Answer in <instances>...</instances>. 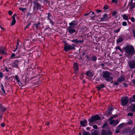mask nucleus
Masks as SVG:
<instances>
[{
    "instance_id": "nucleus-46",
    "label": "nucleus",
    "mask_w": 135,
    "mask_h": 135,
    "mask_svg": "<svg viewBox=\"0 0 135 135\" xmlns=\"http://www.w3.org/2000/svg\"><path fill=\"white\" fill-rule=\"evenodd\" d=\"M50 29V27L49 26H46L45 28L44 29V31H46L47 30L49 31Z\"/></svg>"
},
{
    "instance_id": "nucleus-54",
    "label": "nucleus",
    "mask_w": 135,
    "mask_h": 135,
    "mask_svg": "<svg viewBox=\"0 0 135 135\" xmlns=\"http://www.w3.org/2000/svg\"><path fill=\"white\" fill-rule=\"evenodd\" d=\"M17 16V15L16 14H14L12 16V20H16L15 17Z\"/></svg>"
},
{
    "instance_id": "nucleus-4",
    "label": "nucleus",
    "mask_w": 135,
    "mask_h": 135,
    "mask_svg": "<svg viewBox=\"0 0 135 135\" xmlns=\"http://www.w3.org/2000/svg\"><path fill=\"white\" fill-rule=\"evenodd\" d=\"M110 73L107 71L103 72V77L107 82H109L112 80L113 78L110 76Z\"/></svg>"
},
{
    "instance_id": "nucleus-24",
    "label": "nucleus",
    "mask_w": 135,
    "mask_h": 135,
    "mask_svg": "<svg viewBox=\"0 0 135 135\" xmlns=\"http://www.w3.org/2000/svg\"><path fill=\"white\" fill-rule=\"evenodd\" d=\"M73 67L75 70L76 71L79 70L78 64L76 63H74L73 64Z\"/></svg>"
},
{
    "instance_id": "nucleus-5",
    "label": "nucleus",
    "mask_w": 135,
    "mask_h": 135,
    "mask_svg": "<svg viewBox=\"0 0 135 135\" xmlns=\"http://www.w3.org/2000/svg\"><path fill=\"white\" fill-rule=\"evenodd\" d=\"M128 99V97L127 96L122 97L120 100V105L123 106L127 105L129 102Z\"/></svg>"
},
{
    "instance_id": "nucleus-48",
    "label": "nucleus",
    "mask_w": 135,
    "mask_h": 135,
    "mask_svg": "<svg viewBox=\"0 0 135 135\" xmlns=\"http://www.w3.org/2000/svg\"><path fill=\"white\" fill-rule=\"evenodd\" d=\"M115 49L116 50H118L122 52V49L119 46H117L115 47Z\"/></svg>"
},
{
    "instance_id": "nucleus-17",
    "label": "nucleus",
    "mask_w": 135,
    "mask_h": 135,
    "mask_svg": "<svg viewBox=\"0 0 135 135\" xmlns=\"http://www.w3.org/2000/svg\"><path fill=\"white\" fill-rule=\"evenodd\" d=\"M71 41L74 43L77 44H80L84 42V40H78L77 39H75L70 40Z\"/></svg>"
},
{
    "instance_id": "nucleus-16",
    "label": "nucleus",
    "mask_w": 135,
    "mask_h": 135,
    "mask_svg": "<svg viewBox=\"0 0 135 135\" xmlns=\"http://www.w3.org/2000/svg\"><path fill=\"white\" fill-rule=\"evenodd\" d=\"M78 24L77 21L73 20L69 23V25H70L69 26H71V27L74 28L75 26L77 25Z\"/></svg>"
},
{
    "instance_id": "nucleus-15",
    "label": "nucleus",
    "mask_w": 135,
    "mask_h": 135,
    "mask_svg": "<svg viewBox=\"0 0 135 135\" xmlns=\"http://www.w3.org/2000/svg\"><path fill=\"white\" fill-rule=\"evenodd\" d=\"M6 55L7 53L5 51V48L2 46L0 47V54Z\"/></svg>"
},
{
    "instance_id": "nucleus-44",
    "label": "nucleus",
    "mask_w": 135,
    "mask_h": 135,
    "mask_svg": "<svg viewBox=\"0 0 135 135\" xmlns=\"http://www.w3.org/2000/svg\"><path fill=\"white\" fill-rule=\"evenodd\" d=\"M120 28H118L117 30H114V32L115 33H118L120 31Z\"/></svg>"
},
{
    "instance_id": "nucleus-19",
    "label": "nucleus",
    "mask_w": 135,
    "mask_h": 135,
    "mask_svg": "<svg viewBox=\"0 0 135 135\" xmlns=\"http://www.w3.org/2000/svg\"><path fill=\"white\" fill-rule=\"evenodd\" d=\"M125 80V76L124 75L120 76L117 79V81L118 82H124Z\"/></svg>"
},
{
    "instance_id": "nucleus-57",
    "label": "nucleus",
    "mask_w": 135,
    "mask_h": 135,
    "mask_svg": "<svg viewBox=\"0 0 135 135\" xmlns=\"http://www.w3.org/2000/svg\"><path fill=\"white\" fill-rule=\"evenodd\" d=\"M93 128H94V129H97L98 128V127L95 124L93 125Z\"/></svg>"
},
{
    "instance_id": "nucleus-36",
    "label": "nucleus",
    "mask_w": 135,
    "mask_h": 135,
    "mask_svg": "<svg viewBox=\"0 0 135 135\" xmlns=\"http://www.w3.org/2000/svg\"><path fill=\"white\" fill-rule=\"evenodd\" d=\"M85 57L87 61H91V57L89 56L88 55H86Z\"/></svg>"
},
{
    "instance_id": "nucleus-45",
    "label": "nucleus",
    "mask_w": 135,
    "mask_h": 135,
    "mask_svg": "<svg viewBox=\"0 0 135 135\" xmlns=\"http://www.w3.org/2000/svg\"><path fill=\"white\" fill-rule=\"evenodd\" d=\"M51 16V14L50 13H47V20L49 19H50Z\"/></svg>"
},
{
    "instance_id": "nucleus-39",
    "label": "nucleus",
    "mask_w": 135,
    "mask_h": 135,
    "mask_svg": "<svg viewBox=\"0 0 135 135\" xmlns=\"http://www.w3.org/2000/svg\"><path fill=\"white\" fill-rule=\"evenodd\" d=\"M124 125V123H122L118 126L117 128L118 129H119L121 128Z\"/></svg>"
},
{
    "instance_id": "nucleus-37",
    "label": "nucleus",
    "mask_w": 135,
    "mask_h": 135,
    "mask_svg": "<svg viewBox=\"0 0 135 135\" xmlns=\"http://www.w3.org/2000/svg\"><path fill=\"white\" fill-rule=\"evenodd\" d=\"M131 109V112H135V104H133Z\"/></svg>"
},
{
    "instance_id": "nucleus-50",
    "label": "nucleus",
    "mask_w": 135,
    "mask_h": 135,
    "mask_svg": "<svg viewBox=\"0 0 135 135\" xmlns=\"http://www.w3.org/2000/svg\"><path fill=\"white\" fill-rule=\"evenodd\" d=\"M16 20H12V21L11 22V25L12 26L14 25L16 23Z\"/></svg>"
},
{
    "instance_id": "nucleus-53",
    "label": "nucleus",
    "mask_w": 135,
    "mask_h": 135,
    "mask_svg": "<svg viewBox=\"0 0 135 135\" xmlns=\"http://www.w3.org/2000/svg\"><path fill=\"white\" fill-rule=\"evenodd\" d=\"M26 8H23L22 7H19V9L21 11H22L23 12H24L25 10L26 9Z\"/></svg>"
},
{
    "instance_id": "nucleus-2",
    "label": "nucleus",
    "mask_w": 135,
    "mask_h": 135,
    "mask_svg": "<svg viewBox=\"0 0 135 135\" xmlns=\"http://www.w3.org/2000/svg\"><path fill=\"white\" fill-rule=\"evenodd\" d=\"M126 54L129 55H133L135 53L134 49L132 45L126 46L123 49Z\"/></svg>"
},
{
    "instance_id": "nucleus-8",
    "label": "nucleus",
    "mask_w": 135,
    "mask_h": 135,
    "mask_svg": "<svg viewBox=\"0 0 135 135\" xmlns=\"http://www.w3.org/2000/svg\"><path fill=\"white\" fill-rule=\"evenodd\" d=\"M129 68L131 69H135V60H131L128 62Z\"/></svg>"
},
{
    "instance_id": "nucleus-63",
    "label": "nucleus",
    "mask_w": 135,
    "mask_h": 135,
    "mask_svg": "<svg viewBox=\"0 0 135 135\" xmlns=\"http://www.w3.org/2000/svg\"><path fill=\"white\" fill-rule=\"evenodd\" d=\"M41 33H40V32L37 33H36L37 35L39 37H40V36H41Z\"/></svg>"
},
{
    "instance_id": "nucleus-59",
    "label": "nucleus",
    "mask_w": 135,
    "mask_h": 135,
    "mask_svg": "<svg viewBox=\"0 0 135 135\" xmlns=\"http://www.w3.org/2000/svg\"><path fill=\"white\" fill-rule=\"evenodd\" d=\"M45 2H46V3L48 5V6H49L50 7H51V6L50 5V1H48V0L46 1Z\"/></svg>"
},
{
    "instance_id": "nucleus-32",
    "label": "nucleus",
    "mask_w": 135,
    "mask_h": 135,
    "mask_svg": "<svg viewBox=\"0 0 135 135\" xmlns=\"http://www.w3.org/2000/svg\"><path fill=\"white\" fill-rule=\"evenodd\" d=\"M135 132V127L132 130L129 131V133L130 135H132Z\"/></svg>"
},
{
    "instance_id": "nucleus-49",
    "label": "nucleus",
    "mask_w": 135,
    "mask_h": 135,
    "mask_svg": "<svg viewBox=\"0 0 135 135\" xmlns=\"http://www.w3.org/2000/svg\"><path fill=\"white\" fill-rule=\"evenodd\" d=\"M3 114L0 113V122H1L2 120Z\"/></svg>"
},
{
    "instance_id": "nucleus-18",
    "label": "nucleus",
    "mask_w": 135,
    "mask_h": 135,
    "mask_svg": "<svg viewBox=\"0 0 135 135\" xmlns=\"http://www.w3.org/2000/svg\"><path fill=\"white\" fill-rule=\"evenodd\" d=\"M113 108L112 106L108 108L107 110V115H110L112 113V112L113 110Z\"/></svg>"
},
{
    "instance_id": "nucleus-11",
    "label": "nucleus",
    "mask_w": 135,
    "mask_h": 135,
    "mask_svg": "<svg viewBox=\"0 0 135 135\" xmlns=\"http://www.w3.org/2000/svg\"><path fill=\"white\" fill-rule=\"evenodd\" d=\"M119 122V121L118 120H115L114 119L111 120L109 122V124L111 125H113L115 126L117 125Z\"/></svg>"
},
{
    "instance_id": "nucleus-38",
    "label": "nucleus",
    "mask_w": 135,
    "mask_h": 135,
    "mask_svg": "<svg viewBox=\"0 0 135 135\" xmlns=\"http://www.w3.org/2000/svg\"><path fill=\"white\" fill-rule=\"evenodd\" d=\"M15 79L17 81V83L20 82V78L18 75H15Z\"/></svg>"
},
{
    "instance_id": "nucleus-40",
    "label": "nucleus",
    "mask_w": 135,
    "mask_h": 135,
    "mask_svg": "<svg viewBox=\"0 0 135 135\" xmlns=\"http://www.w3.org/2000/svg\"><path fill=\"white\" fill-rule=\"evenodd\" d=\"M31 25V22H29L28 23L27 25L26 26L25 28V30L27 28L28 29V28L30 27Z\"/></svg>"
},
{
    "instance_id": "nucleus-41",
    "label": "nucleus",
    "mask_w": 135,
    "mask_h": 135,
    "mask_svg": "<svg viewBox=\"0 0 135 135\" xmlns=\"http://www.w3.org/2000/svg\"><path fill=\"white\" fill-rule=\"evenodd\" d=\"M109 6L107 5H105L103 7V9L105 10H106L108 9Z\"/></svg>"
},
{
    "instance_id": "nucleus-7",
    "label": "nucleus",
    "mask_w": 135,
    "mask_h": 135,
    "mask_svg": "<svg viewBox=\"0 0 135 135\" xmlns=\"http://www.w3.org/2000/svg\"><path fill=\"white\" fill-rule=\"evenodd\" d=\"M75 49V48L74 47L67 43L65 45L64 47V50L65 52H68L69 50H74Z\"/></svg>"
},
{
    "instance_id": "nucleus-25",
    "label": "nucleus",
    "mask_w": 135,
    "mask_h": 135,
    "mask_svg": "<svg viewBox=\"0 0 135 135\" xmlns=\"http://www.w3.org/2000/svg\"><path fill=\"white\" fill-rule=\"evenodd\" d=\"M129 103L135 102V94L133 95L132 98H129Z\"/></svg>"
},
{
    "instance_id": "nucleus-20",
    "label": "nucleus",
    "mask_w": 135,
    "mask_h": 135,
    "mask_svg": "<svg viewBox=\"0 0 135 135\" xmlns=\"http://www.w3.org/2000/svg\"><path fill=\"white\" fill-rule=\"evenodd\" d=\"M124 37H123L119 36L117 40V43L118 44L119 43L122 42L124 40Z\"/></svg>"
},
{
    "instance_id": "nucleus-33",
    "label": "nucleus",
    "mask_w": 135,
    "mask_h": 135,
    "mask_svg": "<svg viewBox=\"0 0 135 135\" xmlns=\"http://www.w3.org/2000/svg\"><path fill=\"white\" fill-rule=\"evenodd\" d=\"M97 59V57L95 56H92L91 57V61H93L94 62H95Z\"/></svg>"
},
{
    "instance_id": "nucleus-30",
    "label": "nucleus",
    "mask_w": 135,
    "mask_h": 135,
    "mask_svg": "<svg viewBox=\"0 0 135 135\" xmlns=\"http://www.w3.org/2000/svg\"><path fill=\"white\" fill-rule=\"evenodd\" d=\"M121 16L123 18L124 20H128V17L126 14H124L123 15H122Z\"/></svg>"
},
{
    "instance_id": "nucleus-9",
    "label": "nucleus",
    "mask_w": 135,
    "mask_h": 135,
    "mask_svg": "<svg viewBox=\"0 0 135 135\" xmlns=\"http://www.w3.org/2000/svg\"><path fill=\"white\" fill-rule=\"evenodd\" d=\"M21 61V60L19 59L15 60L12 64V67L15 68L18 67V64Z\"/></svg>"
},
{
    "instance_id": "nucleus-34",
    "label": "nucleus",
    "mask_w": 135,
    "mask_h": 135,
    "mask_svg": "<svg viewBox=\"0 0 135 135\" xmlns=\"http://www.w3.org/2000/svg\"><path fill=\"white\" fill-rule=\"evenodd\" d=\"M128 4H129V5L130 6V9H132L135 7V4L134 3L131 4L129 3Z\"/></svg>"
},
{
    "instance_id": "nucleus-55",
    "label": "nucleus",
    "mask_w": 135,
    "mask_h": 135,
    "mask_svg": "<svg viewBox=\"0 0 135 135\" xmlns=\"http://www.w3.org/2000/svg\"><path fill=\"white\" fill-rule=\"evenodd\" d=\"M122 25L123 26H126L127 25V23L126 21H124L122 23Z\"/></svg>"
},
{
    "instance_id": "nucleus-42",
    "label": "nucleus",
    "mask_w": 135,
    "mask_h": 135,
    "mask_svg": "<svg viewBox=\"0 0 135 135\" xmlns=\"http://www.w3.org/2000/svg\"><path fill=\"white\" fill-rule=\"evenodd\" d=\"M127 123L128 125H130L133 124V123L132 121L130 119L128 120Z\"/></svg>"
},
{
    "instance_id": "nucleus-61",
    "label": "nucleus",
    "mask_w": 135,
    "mask_h": 135,
    "mask_svg": "<svg viewBox=\"0 0 135 135\" xmlns=\"http://www.w3.org/2000/svg\"><path fill=\"white\" fill-rule=\"evenodd\" d=\"M5 124L4 123H2L1 124V126L2 127H4L5 126Z\"/></svg>"
},
{
    "instance_id": "nucleus-3",
    "label": "nucleus",
    "mask_w": 135,
    "mask_h": 135,
    "mask_svg": "<svg viewBox=\"0 0 135 135\" xmlns=\"http://www.w3.org/2000/svg\"><path fill=\"white\" fill-rule=\"evenodd\" d=\"M101 119L100 117L98 114L95 115H93L88 119L89 124L90 126H92L93 123L96 121L99 120Z\"/></svg>"
},
{
    "instance_id": "nucleus-58",
    "label": "nucleus",
    "mask_w": 135,
    "mask_h": 135,
    "mask_svg": "<svg viewBox=\"0 0 135 135\" xmlns=\"http://www.w3.org/2000/svg\"><path fill=\"white\" fill-rule=\"evenodd\" d=\"M132 32L133 33V36L134 37H135V29H132Z\"/></svg>"
},
{
    "instance_id": "nucleus-62",
    "label": "nucleus",
    "mask_w": 135,
    "mask_h": 135,
    "mask_svg": "<svg viewBox=\"0 0 135 135\" xmlns=\"http://www.w3.org/2000/svg\"><path fill=\"white\" fill-rule=\"evenodd\" d=\"M131 20L132 22H133L135 21V18L133 17H132L131 18Z\"/></svg>"
},
{
    "instance_id": "nucleus-12",
    "label": "nucleus",
    "mask_w": 135,
    "mask_h": 135,
    "mask_svg": "<svg viewBox=\"0 0 135 135\" xmlns=\"http://www.w3.org/2000/svg\"><path fill=\"white\" fill-rule=\"evenodd\" d=\"M73 28L71 27V26H69L67 28L70 34H73L75 32H76L75 34H76L77 32H76L75 30Z\"/></svg>"
},
{
    "instance_id": "nucleus-28",
    "label": "nucleus",
    "mask_w": 135,
    "mask_h": 135,
    "mask_svg": "<svg viewBox=\"0 0 135 135\" xmlns=\"http://www.w3.org/2000/svg\"><path fill=\"white\" fill-rule=\"evenodd\" d=\"M4 107L0 104V111L1 112H4L6 110Z\"/></svg>"
},
{
    "instance_id": "nucleus-31",
    "label": "nucleus",
    "mask_w": 135,
    "mask_h": 135,
    "mask_svg": "<svg viewBox=\"0 0 135 135\" xmlns=\"http://www.w3.org/2000/svg\"><path fill=\"white\" fill-rule=\"evenodd\" d=\"M94 14V12L92 11H90L89 13H88L85 14L84 15V16H90V15H91Z\"/></svg>"
},
{
    "instance_id": "nucleus-21",
    "label": "nucleus",
    "mask_w": 135,
    "mask_h": 135,
    "mask_svg": "<svg viewBox=\"0 0 135 135\" xmlns=\"http://www.w3.org/2000/svg\"><path fill=\"white\" fill-rule=\"evenodd\" d=\"M103 17L100 19V20L102 21H104L107 20L108 16L107 14H104L102 16Z\"/></svg>"
},
{
    "instance_id": "nucleus-52",
    "label": "nucleus",
    "mask_w": 135,
    "mask_h": 135,
    "mask_svg": "<svg viewBox=\"0 0 135 135\" xmlns=\"http://www.w3.org/2000/svg\"><path fill=\"white\" fill-rule=\"evenodd\" d=\"M127 116L132 117L133 115V113L132 112L129 113L127 114Z\"/></svg>"
},
{
    "instance_id": "nucleus-13",
    "label": "nucleus",
    "mask_w": 135,
    "mask_h": 135,
    "mask_svg": "<svg viewBox=\"0 0 135 135\" xmlns=\"http://www.w3.org/2000/svg\"><path fill=\"white\" fill-rule=\"evenodd\" d=\"M41 23L40 22H38L37 23L34 24L32 25L33 30H34L38 29V28L40 27Z\"/></svg>"
},
{
    "instance_id": "nucleus-47",
    "label": "nucleus",
    "mask_w": 135,
    "mask_h": 135,
    "mask_svg": "<svg viewBox=\"0 0 135 135\" xmlns=\"http://www.w3.org/2000/svg\"><path fill=\"white\" fill-rule=\"evenodd\" d=\"M47 20H49V22L52 25H54V23L51 18L50 19H48Z\"/></svg>"
},
{
    "instance_id": "nucleus-14",
    "label": "nucleus",
    "mask_w": 135,
    "mask_h": 135,
    "mask_svg": "<svg viewBox=\"0 0 135 135\" xmlns=\"http://www.w3.org/2000/svg\"><path fill=\"white\" fill-rule=\"evenodd\" d=\"M87 121L85 119H84L83 120H81L80 121V123L81 126L80 127L82 126L83 127H84L87 124Z\"/></svg>"
},
{
    "instance_id": "nucleus-10",
    "label": "nucleus",
    "mask_w": 135,
    "mask_h": 135,
    "mask_svg": "<svg viewBox=\"0 0 135 135\" xmlns=\"http://www.w3.org/2000/svg\"><path fill=\"white\" fill-rule=\"evenodd\" d=\"M17 53L16 54L14 53L12 54L11 55V56L9 58V59H13V57H15V56H16L15 57V58H18L20 57L21 56L20 55H18V54H20V52L19 51L18 52L17 51Z\"/></svg>"
},
{
    "instance_id": "nucleus-60",
    "label": "nucleus",
    "mask_w": 135,
    "mask_h": 135,
    "mask_svg": "<svg viewBox=\"0 0 135 135\" xmlns=\"http://www.w3.org/2000/svg\"><path fill=\"white\" fill-rule=\"evenodd\" d=\"M112 2L113 3H115L116 4H117L118 3L117 0H112Z\"/></svg>"
},
{
    "instance_id": "nucleus-1",
    "label": "nucleus",
    "mask_w": 135,
    "mask_h": 135,
    "mask_svg": "<svg viewBox=\"0 0 135 135\" xmlns=\"http://www.w3.org/2000/svg\"><path fill=\"white\" fill-rule=\"evenodd\" d=\"M43 6L38 2H33L32 9L33 11L36 12L38 10L42 11Z\"/></svg>"
},
{
    "instance_id": "nucleus-35",
    "label": "nucleus",
    "mask_w": 135,
    "mask_h": 135,
    "mask_svg": "<svg viewBox=\"0 0 135 135\" xmlns=\"http://www.w3.org/2000/svg\"><path fill=\"white\" fill-rule=\"evenodd\" d=\"M1 90L3 92V93L4 94H6V92L4 90L3 85L2 84H1Z\"/></svg>"
},
{
    "instance_id": "nucleus-22",
    "label": "nucleus",
    "mask_w": 135,
    "mask_h": 135,
    "mask_svg": "<svg viewBox=\"0 0 135 135\" xmlns=\"http://www.w3.org/2000/svg\"><path fill=\"white\" fill-rule=\"evenodd\" d=\"M85 74L89 77H91L93 76L94 74L90 71H86Z\"/></svg>"
},
{
    "instance_id": "nucleus-6",
    "label": "nucleus",
    "mask_w": 135,
    "mask_h": 135,
    "mask_svg": "<svg viewBox=\"0 0 135 135\" xmlns=\"http://www.w3.org/2000/svg\"><path fill=\"white\" fill-rule=\"evenodd\" d=\"M113 132L110 130V128H109L107 130L104 129H102V130L101 135H112Z\"/></svg>"
},
{
    "instance_id": "nucleus-56",
    "label": "nucleus",
    "mask_w": 135,
    "mask_h": 135,
    "mask_svg": "<svg viewBox=\"0 0 135 135\" xmlns=\"http://www.w3.org/2000/svg\"><path fill=\"white\" fill-rule=\"evenodd\" d=\"M3 76V73L0 71V78H2Z\"/></svg>"
},
{
    "instance_id": "nucleus-43",
    "label": "nucleus",
    "mask_w": 135,
    "mask_h": 135,
    "mask_svg": "<svg viewBox=\"0 0 135 135\" xmlns=\"http://www.w3.org/2000/svg\"><path fill=\"white\" fill-rule=\"evenodd\" d=\"M83 135H90V132L85 131L83 132Z\"/></svg>"
},
{
    "instance_id": "nucleus-51",
    "label": "nucleus",
    "mask_w": 135,
    "mask_h": 135,
    "mask_svg": "<svg viewBox=\"0 0 135 135\" xmlns=\"http://www.w3.org/2000/svg\"><path fill=\"white\" fill-rule=\"evenodd\" d=\"M107 122H105L103 124L102 126L103 128H104L105 126H107Z\"/></svg>"
},
{
    "instance_id": "nucleus-27",
    "label": "nucleus",
    "mask_w": 135,
    "mask_h": 135,
    "mask_svg": "<svg viewBox=\"0 0 135 135\" xmlns=\"http://www.w3.org/2000/svg\"><path fill=\"white\" fill-rule=\"evenodd\" d=\"M17 83H18V85L21 86H25L26 84V82L23 83L22 81H20V82H18Z\"/></svg>"
},
{
    "instance_id": "nucleus-23",
    "label": "nucleus",
    "mask_w": 135,
    "mask_h": 135,
    "mask_svg": "<svg viewBox=\"0 0 135 135\" xmlns=\"http://www.w3.org/2000/svg\"><path fill=\"white\" fill-rule=\"evenodd\" d=\"M99 133L98 131L94 129L91 130L90 135H98Z\"/></svg>"
},
{
    "instance_id": "nucleus-64",
    "label": "nucleus",
    "mask_w": 135,
    "mask_h": 135,
    "mask_svg": "<svg viewBox=\"0 0 135 135\" xmlns=\"http://www.w3.org/2000/svg\"><path fill=\"white\" fill-rule=\"evenodd\" d=\"M96 11L98 13L101 12L102 11L100 9H96Z\"/></svg>"
},
{
    "instance_id": "nucleus-29",
    "label": "nucleus",
    "mask_w": 135,
    "mask_h": 135,
    "mask_svg": "<svg viewBox=\"0 0 135 135\" xmlns=\"http://www.w3.org/2000/svg\"><path fill=\"white\" fill-rule=\"evenodd\" d=\"M105 87V85L104 84H102L97 86L96 88L98 89V90H100L101 88H104Z\"/></svg>"
},
{
    "instance_id": "nucleus-26",
    "label": "nucleus",
    "mask_w": 135,
    "mask_h": 135,
    "mask_svg": "<svg viewBox=\"0 0 135 135\" xmlns=\"http://www.w3.org/2000/svg\"><path fill=\"white\" fill-rule=\"evenodd\" d=\"M117 12L116 10H114L112 13V16H113L115 18H116L118 17V15H117Z\"/></svg>"
}]
</instances>
